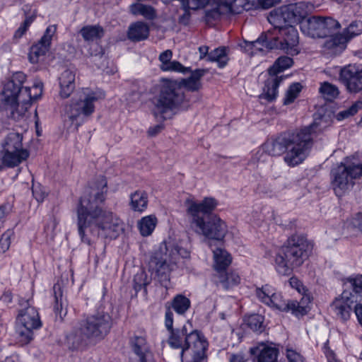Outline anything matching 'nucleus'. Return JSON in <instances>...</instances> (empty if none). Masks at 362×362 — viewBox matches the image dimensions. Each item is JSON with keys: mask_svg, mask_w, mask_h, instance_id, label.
<instances>
[{"mask_svg": "<svg viewBox=\"0 0 362 362\" xmlns=\"http://www.w3.org/2000/svg\"><path fill=\"white\" fill-rule=\"evenodd\" d=\"M107 182L100 175L79 199L76 207L78 233L82 242L90 245L92 237L115 239L123 231L122 221L112 211L102 208Z\"/></svg>", "mask_w": 362, "mask_h": 362, "instance_id": "f257e3e1", "label": "nucleus"}, {"mask_svg": "<svg viewBox=\"0 0 362 362\" xmlns=\"http://www.w3.org/2000/svg\"><path fill=\"white\" fill-rule=\"evenodd\" d=\"M317 124L313 123L293 132L281 133L265 141L263 151L271 156L284 154V162L290 167H295L309 156L317 136Z\"/></svg>", "mask_w": 362, "mask_h": 362, "instance_id": "f03ea898", "label": "nucleus"}, {"mask_svg": "<svg viewBox=\"0 0 362 362\" xmlns=\"http://www.w3.org/2000/svg\"><path fill=\"white\" fill-rule=\"evenodd\" d=\"M25 79V74L17 71L4 83L0 92V108L8 110L14 120L21 119L33 101L37 100L42 93V82L35 83L30 89L23 86Z\"/></svg>", "mask_w": 362, "mask_h": 362, "instance_id": "7ed1b4c3", "label": "nucleus"}, {"mask_svg": "<svg viewBox=\"0 0 362 362\" xmlns=\"http://www.w3.org/2000/svg\"><path fill=\"white\" fill-rule=\"evenodd\" d=\"M165 325L170 334L168 344L173 349H180V358L185 362H202L206 357L208 341L187 322L182 328L173 329V313L170 308L165 313Z\"/></svg>", "mask_w": 362, "mask_h": 362, "instance_id": "20e7f679", "label": "nucleus"}, {"mask_svg": "<svg viewBox=\"0 0 362 362\" xmlns=\"http://www.w3.org/2000/svg\"><path fill=\"white\" fill-rule=\"evenodd\" d=\"M187 215L191 229L209 239L222 240L228 229L226 223L212 211L217 206L214 198L206 197L201 202L187 199Z\"/></svg>", "mask_w": 362, "mask_h": 362, "instance_id": "39448f33", "label": "nucleus"}, {"mask_svg": "<svg viewBox=\"0 0 362 362\" xmlns=\"http://www.w3.org/2000/svg\"><path fill=\"white\" fill-rule=\"evenodd\" d=\"M112 325V320L107 313L97 311L80 320L78 326L66 335V343L71 349L97 343L109 334Z\"/></svg>", "mask_w": 362, "mask_h": 362, "instance_id": "423d86ee", "label": "nucleus"}, {"mask_svg": "<svg viewBox=\"0 0 362 362\" xmlns=\"http://www.w3.org/2000/svg\"><path fill=\"white\" fill-rule=\"evenodd\" d=\"M152 103L154 117L164 120L187 110L190 106L182 88L173 81H165L159 86L158 93L153 98Z\"/></svg>", "mask_w": 362, "mask_h": 362, "instance_id": "0eeeda50", "label": "nucleus"}, {"mask_svg": "<svg viewBox=\"0 0 362 362\" xmlns=\"http://www.w3.org/2000/svg\"><path fill=\"white\" fill-rule=\"evenodd\" d=\"M312 245L302 235H293L288 238L275 257V267L281 275L289 276L308 258Z\"/></svg>", "mask_w": 362, "mask_h": 362, "instance_id": "6e6552de", "label": "nucleus"}, {"mask_svg": "<svg viewBox=\"0 0 362 362\" xmlns=\"http://www.w3.org/2000/svg\"><path fill=\"white\" fill-rule=\"evenodd\" d=\"M178 256L187 258L189 252L184 248L175 246L171 249L169 262L167 261L166 255H163L160 250L153 252L150 257L148 270L156 274L160 285L165 288H168L170 285V272L176 266Z\"/></svg>", "mask_w": 362, "mask_h": 362, "instance_id": "1a4fd4ad", "label": "nucleus"}, {"mask_svg": "<svg viewBox=\"0 0 362 362\" xmlns=\"http://www.w3.org/2000/svg\"><path fill=\"white\" fill-rule=\"evenodd\" d=\"M362 177V163L351 162L349 158L331 170V185L337 197L343 196L354 185V180Z\"/></svg>", "mask_w": 362, "mask_h": 362, "instance_id": "9d476101", "label": "nucleus"}, {"mask_svg": "<svg viewBox=\"0 0 362 362\" xmlns=\"http://www.w3.org/2000/svg\"><path fill=\"white\" fill-rule=\"evenodd\" d=\"M21 308L16 317V332L22 344H27L33 339L34 330L42 327V322L36 308L31 306L29 300L21 299Z\"/></svg>", "mask_w": 362, "mask_h": 362, "instance_id": "9b49d317", "label": "nucleus"}, {"mask_svg": "<svg viewBox=\"0 0 362 362\" xmlns=\"http://www.w3.org/2000/svg\"><path fill=\"white\" fill-rule=\"evenodd\" d=\"M104 97V93L100 91L83 89L78 98L72 99L70 105L66 108V113L72 122H83L94 112V103Z\"/></svg>", "mask_w": 362, "mask_h": 362, "instance_id": "f8f14e48", "label": "nucleus"}, {"mask_svg": "<svg viewBox=\"0 0 362 362\" xmlns=\"http://www.w3.org/2000/svg\"><path fill=\"white\" fill-rule=\"evenodd\" d=\"M309 11L308 4L300 1L272 11L267 19L274 27H279L283 24L299 23L301 28V23L307 19Z\"/></svg>", "mask_w": 362, "mask_h": 362, "instance_id": "ddd939ff", "label": "nucleus"}, {"mask_svg": "<svg viewBox=\"0 0 362 362\" xmlns=\"http://www.w3.org/2000/svg\"><path fill=\"white\" fill-rule=\"evenodd\" d=\"M256 295L262 303L279 310L290 311L296 316L303 315L306 313L305 308L300 306L298 301L286 300L280 293H276L275 289L268 284L257 288Z\"/></svg>", "mask_w": 362, "mask_h": 362, "instance_id": "4468645a", "label": "nucleus"}, {"mask_svg": "<svg viewBox=\"0 0 362 362\" xmlns=\"http://www.w3.org/2000/svg\"><path fill=\"white\" fill-rule=\"evenodd\" d=\"M293 59L289 57H280L268 69L269 77L264 82L263 92L259 95L262 99L272 102L276 98L278 87L284 78V76L279 75L293 64Z\"/></svg>", "mask_w": 362, "mask_h": 362, "instance_id": "2eb2a0df", "label": "nucleus"}, {"mask_svg": "<svg viewBox=\"0 0 362 362\" xmlns=\"http://www.w3.org/2000/svg\"><path fill=\"white\" fill-rule=\"evenodd\" d=\"M274 28L279 29V36L274 37L271 34V42L267 44L269 49H279L288 54H298L300 52L298 30L288 24Z\"/></svg>", "mask_w": 362, "mask_h": 362, "instance_id": "dca6fc26", "label": "nucleus"}, {"mask_svg": "<svg viewBox=\"0 0 362 362\" xmlns=\"http://www.w3.org/2000/svg\"><path fill=\"white\" fill-rule=\"evenodd\" d=\"M340 23L331 17L312 16L301 23V31L312 38H325L336 32Z\"/></svg>", "mask_w": 362, "mask_h": 362, "instance_id": "f3484780", "label": "nucleus"}, {"mask_svg": "<svg viewBox=\"0 0 362 362\" xmlns=\"http://www.w3.org/2000/svg\"><path fill=\"white\" fill-rule=\"evenodd\" d=\"M340 81L349 92L357 93L362 90V67L349 64L341 69Z\"/></svg>", "mask_w": 362, "mask_h": 362, "instance_id": "a211bd4d", "label": "nucleus"}, {"mask_svg": "<svg viewBox=\"0 0 362 362\" xmlns=\"http://www.w3.org/2000/svg\"><path fill=\"white\" fill-rule=\"evenodd\" d=\"M56 31L57 26L55 25L48 26L39 42L31 47L28 55L31 63L37 64L44 59L46 53L50 48L52 37Z\"/></svg>", "mask_w": 362, "mask_h": 362, "instance_id": "6ab92c4d", "label": "nucleus"}, {"mask_svg": "<svg viewBox=\"0 0 362 362\" xmlns=\"http://www.w3.org/2000/svg\"><path fill=\"white\" fill-rule=\"evenodd\" d=\"M357 302V295L351 296L350 291L344 290L341 297L336 298L330 308L339 319L346 321L350 317L352 306Z\"/></svg>", "mask_w": 362, "mask_h": 362, "instance_id": "aec40b11", "label": "nucleus"}, {"mask_svg": "<svg viewBox=\"0 0 362 362\" xmlns=\"http://www.w3.org/2000/svg\"><path fill=\"white\" fill-rule=\"evenodd\" d=\"M0 170L4 168H14L26 160L30 156L28 151L1 150Z\"/></svg>", "mask_w": 362, "mask_h": 362, "instance_id": "412c9836", "label": "nucleus"}, {"mask_svg": "<svg viewBox=\"0 0 362 362\" xmlns=\"http://www.w3.org/2000/svg\"><path fill=\"white\" fill-rule=\"evenodd\" d=\"M322 47L324 52L328 54L337 55L341 53L346 47L347 42L343 34L335 33L325 37Z\"/></svg>", "mask_w": 362, "mask_h": 362, "instance_id": "4be33fe9", "label": "nucleus"}, {"mask_svg": "<svg viewBox=\"0 0 362 362\" xmlns=\"http://www.w3.org/2000/svg\"><path fill=\"white\" fill-rule=\"evenodd\" d=\"M271 42V33L262 34L257 40L253 41L245 40L241 47L245 52L253 55L261 52L264 48L269 49L267 44Z\"/></svg>", "mask_w": 362, "mask_h": 362, "instance_id": "5701e85b", "label": "nucleus"}, {"mask_svg": "<svg viewBox=\"0 0 362 362\" xmlns=\"http://www.w3.org/2000/svg\"><path fill=\"white\" fill-rule=\"evenodd\" d=\"M130 345L134 353L139 358L140 361L147 359L151 354L150 346L144 335H134L130 339Z\"/></svg>", "mask_w": 362, "mask_h": 362, "instance_id": "b1692460", "label": "nucleus"}, {"mask_svg": "<svg viewBox=\"0 0 362 362\" xmlns=\"http://www.w3.org/2000/svg\"><path fill=\"white\" fill-rule=\"evenodd\" d=\"M172 57L173 52L170 49H167L160 53L159 60L161 62L160 69L163 71L185 73L189 70V68L183 66L179 62L171 61Z\"/></svg>", "mask_w": 362, "mask_h": 362, "instance_id": "393cba45", "label": "nucleus"}, {"mask_svg": "<svg viewBox=\"0 0 362 362\" xmlns=\"http://www.w3.org/2000/svg\"><path fill=\"white\" fill-rule=\"evenodd\" d=\"M60 96L67 98L75 88V74L70 69L64 71L59 78Z\"/></svg>", "mask_w": 362, "mask_h": 362, "instance_id": "a878e982", "label": "nucleus"}, {"mask_svg": "<svg viewBox=\"0 0 362 362\" xmlns=\"http://www.w3.org/2000/svg\"><path fill=\"white\" fill-rule=\"evenodd\" d=\"M211 5L214 6L210 10L205 11L204 21L206 23L211 24L213 21L218 20L222 16L228 15L230 8L224 4V0H218L216 1H211Z\"/></svg>", "mask_w": 362, "mask_h": 362, "instance_id": "bb28decb", "label": "nucleus"}, {"mask_svg": "<svg viewBox=\"0 0 362 362\" xmlns=\"http://www.w3.org/2000/svg\"><path fill=\"white\" fill-rule=\"evenodd\" d=\"M250 352L257 356V362H277L278 351L276 348L262 344L252 348Z\"/></svg>", "mask_w": 362, "mask_h": 362, "instance_id": "cd10ccee", "label": "nucleus"}, {"mask_svg": "<svg viewBox=\"0 0 362 362\" xmlns=\"http://www.w3.org/2000/svg\"><path fill=\"white\" fill-rule=\"evenodd\" d=\"M149 35L148 25L141 21H137L129 25L127 37L132 42H139L148 38Z\"/></svg>", "mask_w": 362, "mask_h": 362, "instance_id": "c85d7f7f", "label": "nucleus"}, {"mask_svg": "<svg viewBox=\"0 0 362 362\" xmlns=\"http://www.w3.org/2000/svg\"><path fill=\"white\" fill-rule=\"evenodd\" d=\"M129 197V206L132 211L142 213L147 209L148 197L145 191L136 190L132 193Z\"/></svg>", "mask_w": 362, "mask_h": 362, "instance_id": "c756f323", "label": "nucleus"}, {"mask_svg": "<svg viewBox=\"0 0 362 362\" xmlns=\"http://www.w3.org/2000/svg\"><path fill=\"white\" fill-rule=\"evenodd\" d=\"M214 278L216 283L226 290L237 286L240 281V276L234 272H218L214 275Z\"/></svg>", "mask_w": 362, "mask_h": 362, "instance_id": "7c9ffc66", "label": "nucleus"}, {"mask_svg": "<svg viewBox=\"0 0 362 362\" xmlns=\"http://www.w3.org/2000/svg\"><path fill=\"white\" fill-rule=\"evenodd\" d=\"M23 136L18 133L9 132L1 142V150H21L28 151L23 146Z\"/></svg>", "mask_w": 362, "mask_h": 362, "instance_id": "2f4dec72", "label": "nucleus"}, {"mask_svg": "<svg viewBox=\"0 0 362 362\" xmlns=\"http://www.w3.org/2000/svg\"><path fill=\"white\" fill-rule=\"evenodd\" d=\"M206 72V69H195L188 78L182 79V84L189 90L197 91L201 88V78Z\"/></svg>", "mask_w": 362, "mask_h": 362, "instance_id": "473e14b6", "label": "nucleus"}, {"mask_svg": "<svg viewBox=\"0 0 362 362\" xmlns=\"http://www.w3.org/2000/svg\"><path fill=\"white\" fill-rule=\"evenodd\" d=\"M54 303L53 305V310L56 315V317H59L60 320H63V317L66 315V309L64 308V299L62 286L59 283H57L53 286Z\"/></svg>", "mask_w": 362, "mask_h": 362, "instance_id": "72a5a7b5", "label": "nucleus"}, {"mask_svg": "<svg viewBox=\"0 0 362 362\" xmlns=\"http://www.w3.org/2000/svg\"><path fill=\"white\" fill-rule=\"evenodd\" d=\"M214 258V268L216 273L225 271L231 262L230 255L224 250L216 249L213 251Z\"/></svg>", "mask_w": 362, "mask_h": 362, "instance_id": "f704fd0d", "label": "nucleus"}, {"mask_svg": "<svg viewBox=\"0 0 362 362\" xmlns=\"http://www.w3.org/2000/svg\"><path fill=\"white\" fill-rule=\"evenodd\" d=\"M191 305L190 300L186 296L179 294L175 296L170 304V306L165 305L166 310L168 308H173L177 314L184 315L189 308Z\"/></svg>", "mask_w": 362, "mask_h": 362, "instance_id": "c9c22d12", "label": "nucleus"}, {"mask_svg": "<svg viewBox=\"0 0 362 362\" xmlns=\"http://www.w3.org/2000/svg\"><path fill=\"white\" fill-rule=\"evenodd\" d=\"M79 33L86 42L100 39L104 35V30L100 25H86L83 27Z\"/></svg>", "mask_w": 362, "mask_h": 362, "instance_id": "e433bc0d", "label": "nucleus"}, {"mask_svg": "<svg viewBox=\"0 0 362 362\" xmlns=\"http://www.w3.org/2000/svg\"><path fill=\"white\" fill-rule=\"evenodd\" d=\"M129 8L133 15H141L148 20H153L156 16L155 8L149 5L135 3L132 4Z\"/></svg>", "mask_w": 362, "mask_h": 362, "instance_id": "4c0bfd02", "label": "nucleus"}, {"mask_svg": "<svg viewBox=\"0 0 362 362\" xmlns=\"http://www.w3.org/2000/svg\"><path fill=\"white\" fill-rule=\"evenodd\" d=\"M344 290L351 291V296L357 295L358 302L361 300L360 293L362 292V275L350 276L344 283Z\"/></svg>", "mask_w": 362, "mask_h": 362, "instance_id": "58836bf2", "label": "nucleus"}, {"mask_svg": "<svg viewBox=\"0 0 362 362\" xmlns=\"http://www.w3.org/2000/svg\"><path fill=\"white\" fill-rule=\"evenodd\" d=\"M156 226V218L153 216H148L142 218L138 223L141 234L143 236H148L152 233Z\"/></svg>", "mask_w": 362, "mask_h": 362, "instance_id": "ea45409f", "label": "nucleus"}, {"mask_svg": "<svg viewBox=\"0 0 362 362\" xmlns=\"http://www.w3.org/2000/svg\"><path fill=\"white\" fill-rule=\"evenodd\" d=\"M207 60L209 62H216L218 63L219 68H223L228 62L226 48L218 47L212 50L209 53Z\"/></svg>", "mask_w": 362, "mask_h": 362, "instance_id": "a19ab883", "label": "nucleus"}, {"mask_svg": "<svg viewBox=\"0 0 362 362\" xmlns=\"http://www.w3.org/2000/svg\"><path fill=\"white\" fill-rule=\"evenodd\" d=\"M362 33V21H352L349 25L346 28L341 34L346 37L348 42L351 39L361 35Z\"/></svg>", "mask_w": 362, "mask_h": 362, "instance_id": "79ce46f5", "label": "nucleus"}, {"mask_svg": "<svg viewBox=\"0 0 362 362\" xmlns=\"http://www.w3.org/2000/svg\"><path fill=\"white\" fill-rule=\"evenodd\" d=\"M246 325L254 332H262L264 329V317L261 315L253 314L245 320Z\"/></svg>", "mask_w": 362, "mask_h": 362, "instance_id": "37998d69", "label": "nucleus"}, {"mask_svg": "<svg viewBox=\"0 0 362 362\" xmlns=\"http://www.w3.org/2000/svg\"><path fill=\"white\" fill-rule=\"evenodd\" d=\"M319 91L327 100H332L339 95V90L337 87L328 82H324L322 83Z\"/></svg>", "mask_w": 362, "mask_h": 362, "instance_id": "c03bdc74", "label": "nucleus"}, {"mask_svg": "<svg viewBox=\"0 0 362 362\" xmlns=\"http://www.w3.org/2000/svg\"><path fill=\"white\" fill-rule=\"evenodd\" d=\"M301 89L302 86L300 83H292L286 90L283 104L284 105H288L292 103L298 96Z\"/></svg>", "mask_w": 362, "mask_h": 362, "instance_id": "a18cd8bd", "label": "nucleus"}, {"mask_svg": "<svg viewBox=\"0 0 362 362\" xmlns=\"http://www.w3.org/2000/svg\"><path fill=\"white\" fill-rule=\"evenodd\" d=\"M360 110H362V100H357L349 108L338 112L336 117L339 121L343 120L346 118L354 115Z\"/></svg>", "mask_w": 362, "mask_h": 362, "instance_id": "49530a36", "label": "nucleus"}, {"mask_svg": "<svg viewBox=\"0 0 362 362\" xmlns=\"http://www.w3.org/2000/svg\"><path fill=\"white\" fill-rule=\"evenodd\" d=\"M247 3V0H233L230 3L228 0H224V4H226V6L230 8L228 14L240 13L243 10L246 9L245 6Z\"/></svg>", "mask_w": 362, "mask_h": 362, "instance_id": "de8ad7c7", "label": "nucleus"}, {"mask_svg": "<svg viewBox=\"0 0 362 362\" xmlns=\"http://www.w3.org/2000/svg\"><path fill=\"white\" fill-rule=\"evenodd\" d=\"M149 284L147 280L146 274L144 272L138 273L134 276V288L136 292L141 291L142 288L146 291V286Z\"/></svg>", "mask_w": 362, "mask_h": 362, "instance_id": "09e8293b", "label": "nucleus"}, {"mask_svg": "<svg viewBox=\"0 0 362 362\" xmlns=\"http://www.w3.org/2000/svg\"><path fill=\"white\" fill-rule=\"evenodd\" d=\"M33 16H29L26 18L23 24L15 32L13 35L14 38H21L25 33L28 27L33 23Z\"/></svg>", "mask_w": 362, "mask_h": 362, "instance_id": "8fccbe9b", "label": "nucleus"}, {"mask_svg": "<svg viewBox=\"0 0 362 362\" xmlns=\"http://www.w3.org/2000/svg\"><path fill=\"white\" fill-rule=\"evenodd\" d=\"M11 235V231H6L4 233L0 238V252H5L10 246V236Z\"/></svg>", "mask_w": 362, "mask_h": 362, "instance_id": "3c124183", "label": "nucleus"}, {"mask_svg": "<svg viewBox=\"0 0 362 362\" xmlns=\"http://www.w3.org/2000/svg\"><path fill=\"white\" fill-rule=\"evenodd\" d=\"M322 350L324 352V354L325 355L327 362H338L335 357L334 352L330 349V348L328 346V341H327L323 347Z\"/></svg>", "mask_w": 362, "mask_h": 362, "instance_id": "603ef678", "label": "nucleus"}, {"mask_svg": "<svg viewBox=\"0 0 362 362\" xmlns=\"http://www.w3.org/2000/svg\"><path fill=\"white\" fill-rule=\"evenodd\" d=\"M286 356L289 362H305L303 357L293 350H288Z\"/></svg>", "mask_w": 362, "mask_h": 362, "instance_id": "864d4df0", "label": "nucleus"}, {"mask_svg": "<svg viewBox=\"0 0 362 362\" xmlns=\"http://www.w3.org/2000/svg\"><path fill=\"white\" fill-rule=\"evenodd\" d=\"M267 154L265 151H263V144L259 149L254 154L252 160L253 162H264L266 160Z\"/></svg>", "mask_w": 362, "mask_h": 362, "instance_id": "5fc2aeb1", "label": "nucleus"}, {"mask_svg": "<svg viewBox=\"0 0 362 362\" xmlns=\"http://www.w3.org/2000/svg\"><path fill=\"white\" fill-rule=\"evenodd\" d=\"M281 0H258L259 5L263 8H269L278 4Z\"/></svg>", "mask_w": 362, "mask_h": 362, "instance_id": "6e6d98bb", "label": "nucleus"}, {"mask_svg": "<svg viewBox=\"0 0 362 362\" xmlns=\"http://www.w3.org/2000/svg\"><path fill=\"white\" fill-rule=\"evenodd\" d=\"M163 129V126L162 124H157L153 127H150L148 133L151 136H155L160 133Z\"/></svg>", "mask_w": 362, "mask_h": 362, "instance_id": "4d7b16f0", "label": "nucleus"}, {"mask_svg": "<svg viewBox=\"0 0 362 362\" xmlns=\"http://www.w3.org/2000/svg\"><path fill=\"white\" fill-rule=\"evenodd\" d=\"M354 311L360 325L362 326V305L356 304Z\"/></svg>", "mask_w": 362, "mask_h": 362, "instance_id": "13d9d810", "label": "nucleus"}, {"mask_svg": "<svg viewBox=\"0 0 362 362\" xmlns=\"http://www.w3.org/2000/svg\"><path fill=\"white\" fill-rule=\"evenodd\" d=\"M289 284L292 288H296L300 291V288L302 286L301 282L296 277H291L289 279Z\"/></svg>", "mask_w": 362, "mask_h": 362, "instance_id": "bf43d9fd", "label": "nucleus"}, {"mask_svg": "<svg viewBox=\"0 0 362 362\" xmlns=\"http://www.w3.org/2000/svg\"><path fill=\"white\" fill-rule=\"evenodd\" d=\"M33 194L38 202H42L45 197V194L44 192H41L34 188H33Z\"/></svg>", "mask_w": 362, "mask_h": 362, "instance_id": "052dcab7", "label": "nucleus"}, {"mask_svg": "<svg viewBox=\"0 0 362 362\" xmlns=\"http://www.w3.org/2000/svg\"><path fill=\"white\" fill-rule=\"evenodd\" d=\"M199 52L200 54L199 58L204 59L209 54V47L208 46H202L199 47Z\"/></svg>", "mask_w": 362, "mask_h": 362, "instance_id": "680f3d73", "label": "nucleus"}, {"mask_svg": "<svg viewBox=\"0 0 362 362\" xmlns=\"http://www.w3.org/2000/svg\"><path fill=\"white\" fill-rule=\"evenodd\" d=\"M229 362H243V358L240 355L233 354L230 356Z\"/></svg>", "mask_w": 362, "mask_h": 362, "instance_id": "e2e57ef3", "label": "nucleus"}, {"mask_svg": "<svg viewBox=\"0 0 362 362\" xmlns=\"http://www.w3.org/2000/svg\"><path fill=\"white\" fill-rule=\"evenodd\" d=\"M132 95L133 97L132 100L133 101L139 100L141 98V93L139 92H132Z\"/></svg>", "mask_w": 362, "mask_h": 362, "instance_id": "0e129e2a", "label": "nucleus"}, {"mask_svg": "<svg viewBox=\"0 0 362 362\" xmlns=\"http://www.w3.org/2000/svg\"><path fill=\"white\" fill-rule=\"evenodd\" d=\"M5 214H6L5 206H0V221L4 218Z\"/></svg>", "mask_w": 362, "mask_h": 362, "instance_id": "69168bd1", "label": "nucleus"}, {"mask_svg": "<svg viewBox=\"0 0 362 362\" xmlns=\"http://www.w3.org/2000/svg\"><path fill=\"white\" fill-rule=\"evenodd\" d=\"M221 319H223H223H225V315H224V314H223V313H222V314H221Z\"/></svg>", "mask_w": 362, "mask_h": 362, "instance_id": "338daca9", "label": "nucleus"}, {"mask_svg": "<svg viewBox=\"0 0 362 362\" xmlns=\"http://www.w3.org/2000/svg\"><path fill=\"white\" fill-rule=\"evenodd\" d=\"M139 362H147V359L144 360V361H140Z\"/></svg>", "mask_w": 362, "mask_h": 362, "instance_id": "774afa93", "label": "nucleus"}]
</instances>
